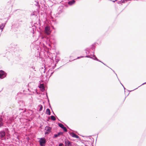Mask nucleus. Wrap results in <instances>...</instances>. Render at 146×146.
I'll return each instance as SVG.
<instances>
[{
	"label": "nucleus",
	"instance_id": "14",
	"mask_svg": "<svg viewBox=\"0 0 146 146\" xmlns=\"http://www.w3.org/2000/svg\"><path fill=\"white\" fill-rule=\"evenodd\" d=\"M70 135H71V136L72 137H76V135L74 133H72L71 134H70Z\"/></svg>",
	"mask_w": 146,
	"mask_h": 146
},
{
	"label": "nucleus",
	"instance_id": "12",
	"mask_svg": "<svg viewBox=\"0 0 146 146\" xmlns=\"http://www.w3.org/2000/svg\"><path fill=\"white\" fill-rule=\"evenodd\" d=\"M46 114H48L49 115H50V110L48 108L46 110Z\"/></svg>",
	"mask_w": 146,
	"mask_h": 146
},
{
	"label": "nucleus",
	"instance_id": "11",
	"mask_svg": "<svg viewBox=\"0 0 146 146\" xmlns=\"http://www.w3.org/2000/svg\"><path fill=\"white\" fill-rule=\"evenodd\" d=\"M62 133L60 132H58L57 134H55L54 135V137H57L58 136H59V135H60L61 134H62Z\"/></svg>",
	"mask_w": 146,
	"mask_h": 146
},
{
	"label": "nucleus",
	"instance_id": "26",
	"mask_svg": "<svg viewBox=\"0 0 146 146\" xmlns=\"http://www.w3.org/2000/svg\"><path fill=\"white\" fill-rule=\"evenodd\" d=\"M146 84V82H145L142 85H140V86H139L138 87H140V86H142V85H144L145 84Z\"/></svg>",
	"mask_w": 146,
	"mask_h": 146
},
{
	"label": "nucleus",
	"instance_id": "32",
	"mask_svg": "<svg viewBox=\"0 0 146 146\" xmlns=\"http://www.w3.org/2000/svg\"><path fill=\"white\" fill-rule=\"evenodd\" d=\"M53 113H54V114L53 112Z\"/></svg>",
	"mask_w": 146,
	"mask_h": 146
},
{
	"label": "nucleus",
	"instance_id": "16",
	"mask_svg": "<svg viewBox=\"0 0 146 146\" xmlns=\"http://www.w3.org/2000/svg\"><path fill=\"white\" fill-rule=\"evenodd\" d=\"M51 119L53 121H55L56 120V118L53 115H52L51 116Z\"/></svg>",
	"mask_w": 146,
	"mask_h": 146
},
{
	"label": "nucleus",
	"instance_id": "18",
	"mask_svg": "<svg viewBox=\"0 0 146 146\" xmlns=\"http://www.w3.org/2000/svg\"><path fill=\"white\" fill-rule=\"evenodd\" d=\"M121 1V3H125V2H127V0H122Z\"/></svg>",
	"mask_w": 146,
	"mask_h": 146
},
{
	"label": "nucleus",
	"instance_id": "17",
	"mask_svg": "<svg viewBox=\"0 0 146 146\" xmlns=\"http://www.w3.org/2000/svg\"><path fill=\"white\" fill-rule=\"evenodd\" d=\"M39 107H40V109H39V111H41L42 110V109L43 108V106H42L41 105H39Z\"/></svg>",
	"mask_w": 146,
	"mask_h": 146
},
{
	"label": "nucleus",
	"instance_id": "27",
	"mask_svg": "<svg viewBox=\"0 0 146 146\" xmlns=\"http://www.w3.org/2000/svg\"><path fill=\"white\" fill-rule=\"evenodd\" d=\"M36 3H37V4H35V5L36 6L38 4V2H36Z\"/></svg>",
	"mask_w": 146,
	"mask_h": 146
},
{
	"label": "nucleus",
	"instance_id": "19",
	"mask_svg": "<svg viewBox=\"0 0 146 146\" xmlns=\"http://www.w3.org/2000/svg\"><path fill=\"white\" fill-rule=\"evenodd\" d=\"M92 49L93 50H94L95 49V47H94V45H92Z\"/></svg>",
	"mask_w": 146,
	"mask_h": 146
},
{
	"label": "nucleus",
	"instance_id": "4",
	"mask_svg": "<svg viewBox=\"0 0 146 146\" xmlns=\"http://www.w3.org/2000/svg\"><path fill=\"white\" fill-rule=\"evenodd\" d=\"M45 130L46 131L45 133V134H48L51 132V128L49 126H46L45 128Z\"/></svg>",
	"mask_w": 146,
	"mask_h": 146
},
{
	"label": "nucleus",
	"instance_id": "24",
	"mask_svg": "<svg viewBox=\"0 0 146 146\" xmlns=\"http://www.w3.org/2000/svg\"><path fill=\"white\" fill-rule=\"evenodd\" d=\"M2 27H1V25H0V29L1 30V31H2L3 30V29H2Z\"/></svg>",
	"mask_w": 146,
	"mask_h": 146
},
{
	"label": "nucleus",
	"instance_id": "7",
	"mask_svg": "<svg viewBox=\"0 0 146 146\" xmlns=\"http://www.w3.org/2000/svg\"><path fill=\"white\" fill-rule=\"evenodd\" d=\"M58 125L64 131H65V132L67 131V130L66 128V127L64 126V125L62 124L61 123H59Z\"/></svg>",
	"mask_w": 146,
	"mask_h": 146
},
{
	"label": "nucleus",
	"instance_id": "30",
	"mask_svg": "<svg viewBox=\"0 0 146 146\" xmlns=\"http://www.w3.org/2000/svg\"><path fill=\"white\" fill-rule=\"evenodd\" d=\"M53 72L51 74H53Z\"/></svg>",
	"mask_w": 146,
	"mask_h": 146
},
{
	"label": "nucleus",
	"instance_id": "1",
	"mask_svg": "<svg viewBox=\"0 0 146 146\" xmlns=\"http://www.w3.org/2000/svg\"><path fill=\"white\" fill-rule=\"evenodd\" d=\"M85 50L86 51V56H85L86 57L89 58H92L94 59V60H96L97 61L101 62L104 65H105V64L104 63L102 62L101 61L99 60L95 55H93L92 56L91 55L88 54L89 53V49H85Z\"/></svg>",
	"mask_w": 146,
	"mask_h": 146
},
{
	"label": "nucleus",
	"instance_id": "31",
	"mask_svg": "<svg viewBox=\"0 0 146 146\" xmlns=\"http://www.w3.org/2000/svg\"><path fill=\"white\" fill-rule=\"evenodd\" d=\"M20 102H22L21 101H20Z\"/></svg>",
	"mask_w": 146,
	"mask_h": 146
},
{
	"label": "nucleus",
	"instance_id": "10",
	"mask_svg": "<svg viewBox=\"0 0 146 146\" xmlns=\"http://www.w3.org/2000/svg\"><path fill=\"white\" fill-rule=\"evenodd\" d=\"M75 2V1L74 0H72L69 1L68 2V3L69 5H71L74 4Z\"/></svg>",
	"mask_w": 146,
	"mask_h": 146
},
{
	"label": "nucleus",
	"instance_id": "33",
	"mask_svg": "<svg viewBox=\"0 0 146 146\" xmlns=\"http://www.w3.org/2000/svg\"><path fill=\"white\" fill-rule=\"evenodd\" d=\"M87 146V145H86V146Z\"/></svg>",
	"mask_w": 146,
	"mask_h": 146
},
{
	"label": "nucleus",
	"instance_id": "29",
	"mask_svg": "<svg viewBox=\"0 0 146 146\" xmlns=\"http://www.w3.org/2000/svg\"><path fill=\"white\" fill-rule=\"evenodd\" d=\"M137 88H136V89H134V90H135V89H137Z\"/></svg>",
	"mask_w": 146,
	"mask_h": 146
},
{
	"label": "nucleus",
	"instance_id": "3",
	"mask_svg": "<svg viewBox=\"0 0 146 146\" xmlns=\"http://www.w3.org/2000/svg\"><path fill=\"white\" fill-rule=\"evenodd\" d=\"M45 33L47 35H49L51 33L50 29L49 26H46L45 29Z\"/></svg>",
	"mask_w": 146,
	"mask_h": 146
},
{
	"label": "nucleus",
	"instance_id": "2",
	"mask_svg": "<svg viewBox=\"0 0 146 146\" xmlns=\"http://www.w3.org/2000/svg\"><path fill=\"white\" fill-rule=\"evenodd\" d=\"M39 141L40 146H45V144L46 143V140L44 138H40Z\"/></svg>",
	"mask_w": 146,
	"mask_h": 146
},
{
	"label": "nucleus",
	"instance_id": "23",
	"mask_svg": "<svg viewBox=\"0 0 146 146\" xmlns=\"http://www.w3.org/2000/svg\"><path fill=\"white\" fill-rule=\"evenodd\" d=\"M75 138H79V137L78 136V135H76Z\"/></svg>",
	"mask_w": 146,
	"mask_h": 146
},
{
	"label": "nucleus",
	"instance_id": "20",
	"mask_svg": "<svg viewBox=\"0 0 146 146\" xmlns=\"http://www.w3.org/2000/svg\"><path fill=\"white\" fill-rule=\"evenodd\" d=\"M63 145V143H60L59 144L58 146H62Z\"/></svg>",
	"mask_w": 146,
	"mask_h": 146
},
{
	"label": "nucleus",
	"instance_id": "6",
	"mask_svg": "<svg viewBox=\"0 0 146 146\" xmlns=\"http://www.w3.org/2000/svg\"><path fill=\"white\" fill-rule=\"evenodd\" d=\"M3 115L0 114V128L2 127L3 126L4 123L3 121Z\"/></svg>",
	"mask_w": 146,
	"mask_h": 146
},
{
	"label": "nucleus",
	"instance_id": "15",
	"mask_svg": "<svg viewBox=\"0 0 146 146\" xmlns=\"http://www.w3.org/2000/svg\"><path fill=\"white\" fill-rule=\"evenodd\" d=\"M40 88H42V89L44 90V87L43 84H40Z\"/></svg>",
	"mask_w": 146,
	"mask_h": 146
},
{
	"label": "nucleus",
	"instance_id": "25",
	"mask_svg": "<svg viewBox=\"0 0 146 146\" xmlns=\"http://www.w3.org/2000/svg\"><path fill=\"white\" fill-rule=\"evenodd\" d=\"M84 57L83 56H80V57H78L77 58V59H79V58H82V57Z\"/></svg>",
	"mask_w": 146,
	"mask_h": 146
},
{
	"label": "nucleus",
	"instance_id": "21",
	"mask_svg": "<svg viewBox=\"0 0 146 146\" xmlns=\"http://www.w3.org/2000/svg\"><path fill=\"white\" fill-rule=\"evenodd\" d=\"M118 4H121V1H118L117 2Z\"/></svg>",
	"mask_w": 146,
	"mask_h": 146
},
{
	"label": "nucleus",
	"instance_id": "8",
	"mask_svg": "<svg viewBox=\"0 0 146 146\" xmlns=\"http://www.w3.org/2000/svg\"><path fill=\"white\" fill-rule=\"evenodd\" d=\"M5 135V133L3 131H0V137L2 138L4 137Z\"/></svg>",
	"mask_w": 146,
	"mask_h": 146
},
{
	"label": "nucleus",
	"instance_id": "5",
	"mask_svg": "<svg viewBox=\"0 0 146 146\" xmlns=\"http://www.w3.org/2000/svg\"><path fill=\"white\" fill-rule=\"evenodd\" d=\"M6 76V74L2 70H0V78L3 79Z\"/></svg>",
	"mask_w": 146,
	"mask_h": 146
},
{
	"label": "nucleus",
	"instance_id": "13",
	"mask_svg": "<svg viewBox=\"0 0 146 146\" xmlns=\"http://www.w3.org/2000/svg\"><path fill=\"white\" fill-rule=\"evenodd\" d=\"M7 22V21L5 23V24L2 23L1 24V27H2L1 28L2 29H3V28H4V27H5V25Z\"/></svg>",
	"mask_w": 146,
	"mask_h": 146
},
{
	"label": "nucleus",
	"instance_id": "9",
	"mask_svg": "<svg viewBox=\"0 0 146 146\" xmlns=\"http://www.w3.org/2000/svg\"><path fill=\"white\" fill-rule=\"evenodd\" d=\"M65 146H69V145L71 144L70 142L67 139L65 140Z\"/></svg>",
	"mask_w": 146,
	"mask_h": 146
},
{
	"label": "nucleus",
	"instance_id": "22",
	"mask_svg": "<svg viewBox=\"0 0 146 146\" xmlns=\"http://www.w3.org/2000/svg\"><path fill=\"white\" fill-rule=\"evenodd\" d=\"M56 61V62H58L59 60L58 59H55Z\"/></svg>",
	"mask_w": 146,
	"mask_h": 146
},
{
	"label": "nucleus",
	"instance_id": "28",
	"mask_svg": "<svg viewBox=\"0 0 146 146\" xmlns=\"http://www.w3.org/2000/svg\"><path fill=\"white\" fill-rule=\"evenodd\" d=\"M121 85H122V86H123V88H124V89H125V88H124V87L123 86V85L121 83Z\"/></svg>",
	"mask_w": 146,
	"mask_h": 146
}]
</instances>
